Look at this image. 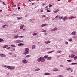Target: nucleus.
<instances>
[{
    "label": "nucleus",
    "mask_w": 77,
    "mask_h": 77,
    "mask_svg": "<svg viewBox=\"0 0 77 77\" xmlns=\"http://www.w3.org/2000/svg\"><path fill=\"white\" fill-rule=\"evenodd\" d=\"M7 68L8 69H9L10 70H14L15 69V66H8L7 67Z\"/></svg>",
    "instance_id": "nucleus-1"
},
{
    "label": "nucleus",
    "mask_w": 77,
    "mask_h": 77,
    "mask_svg": "<svg viewBox=\"0 0 77 77\" xmlns=\"http://www.w3.org/2000/svg\"><path fill=\"white\" fill-rule=\"evenodd\" d=\"M25 51L26 52L24 53L23 54L25 55L29 53V49L28 48H26L25 49Z\"/></svg>",
    "instance_id": "nucleus-2"
},
{
    "label": "nucleus",
    "mask_w": 77,
    "mask_h": 77,
    "mask_svg": "<svg viewBox=\"0 0 77 77\" xmlns=\"http://www.w3.org/2000/svg\"><path fill=\"white\" fill-rule=\"evenodd\" d=\"M16 42H17V43H20V42H23V40L21 41V40H17L16 41Z\"/></svg>",
    "instance_id": "nucleus-3"
},
{
    "label": "nucleus",
    "mask_w": 77,
    "mask_h": 77,
    "mask_svg": "<svg viewBox=\"0 0 77 77\" xmlns=\"http://www.w3.org/2000/svg\"><path fill=\"white\" fill-rule=\"evenodd\" d=\"M22 61L23 62V63H27V60H23Z\"/></svg>",
    "instance_id": "nucleus-4"
},
{
    "label": "nucleus",
    "mask_w": 77,
    "mask_h": 77,
    "mask_svg": "<svg viewBox=\"0 0 77 77\" xmlns=\"http://www.w3.org/2000/svg\"><path fill=\"white\" fill-rule=\"evenodd\" d=\"M24 45V44L23 43H19L18 45V46H19L20 47L23 46Z\"/></svg>",
    "instance_id": "nucleus-5"
},
{
    "label": "nucleus",
    "mask_w": 77,
    "mask_h": 77,
    "mask_svg": "<svg viewBox=\"0 0 77 77\" xmlns=\"http://www.w3.org/2000/svg\"><path fill=\"white\" fill-rule=\"evenodd\" d=\"M0 56L1 57H6V55L2 54H0Z\"/></svg>",
    "instance_id": "nucleus-6"
},
{
    "label": "nucleus",
    "mask_w": 77,
    "mask_h": 77,
    "mask_svg": "<svg viewBox=\"0 0 77 77\" xmlns=\"http://www.w3.org/2000/svg\"><path fill=\"white\" fill-rule=\"evenodd\" d=\"M45 61V59L44 58V57H41V62H43Z\"/></svg>",
    "instance_id": "nucleus-7"
},
{
    "label": "nucleus",
    "mask_w": 77,
    "mask_h": 77,
    "mask_svg": "<svg viewBox=\"0 0 77 77\" xmlns=\"http://www.w3.org/2000/svg\"><path fill=\"white\" fill-rule=\"evenodd\" d=\"M57 30V28H55L53 29L52 30H51V32H53L54 31H55V30Z\"/></svg>",
    "instance_id": "nucleus-8"
},
{
    "label": "nucleus",
    "mask_w": 77,
    "mask_h": 77,
    "mask_svg": "<svg viewBox=\"0 0 77 77\" xmlns=\"http://www.w3.org/2000/svg\"><path fill=\"white\" fill-rule=\"evenodd\" d=\"M67 20V17L65 16L63 19V21H66Z\"/></svg>",
    "instance_id": "nucleus-9"
},
{
    "label": "nucleus",
    "mask_w": 77,
    "mask_h": 77,
    "mask_svg": "<svg viewBox=\"0 0 77 77\" xmlns=\"http://www.w3.org/2000/svg\"><path fill=\"white\" fill-rule=\"evenodd\" d=\"M71 34L72 35H76V32H75V31H74V32H72L71 33Z\"/></svg>",
    "instance_id": "nucleus-10"
},
{
    "label": "nucleus",
    "mask_w": 77,
    "mask_h": 77,
    "mask_svg": "<svg viewBox=\"0 0 77 77\" xmlns=\"http://www.w3.org/2000/svg\"><path fill=\"white\" fill-rule=\"evenodd\" d=\"M52 57H48V58H47V60H51V59H52Z\"/></svg>",
    "instance_id": "nucleus-11"
},
{
    "label": "nucleus",
    "mask_w": 77,
    "mask_h": 77,
    "mask_svg": "<svg viewBox=\"0 0 77 77\" xmlns=\"http://www.w3.org/2000/svg\"><path fill=\"white\" fill-rule=\"evenodd\" d=\"M44 75H50V73H44Z\"/></svg>",
    "instance_id": "nucleus-12"
},
{
    "label": "nucleus",
    "mask_w": 77,
    "mask_h": 77,
    "mask_svg": "<svg viewBox=\"0 0 77 77\" xmlns=\"http://www.w3.org/2000/svg\"><path fill=\"white\" fill-rule=\"evenodd\" d=\"M37 61H38V62H41V57H40L37 60Z\"/></svg>",
    "instance_id": "nucleus-13"
},
{
    "label": "nucleus",
    "mask_w": 77,
    "mask_h": 77,
    "mask_svg": "<svg viewBox=\"0 0 77 77\" xmlns=\"http://www.w3.org/2000/svg\"><path fill=\"white\" fill-rule=\"evenodd\" d=\"M50 42H51L50 41H48L45 42V43L46 44H49V43H50Z\"/></svg>",
    "instance_id": "nucleus-14"
},
{
    "label": "nucleus",
    "mask_w": 77,
    "mask_h": 77,
    "mask_svg": "<svg viewBox=\"0 0 77 77\" xmlns=\"http://www.w3.org/2000/svg\"><path fill=\"white\" fill-rule=\"evenodd\" d=\"M35 48H36V45H33L32 48V49H35Z\"/></svg>",
    "instance_id": "nucleus-15"
},
{
    "label": "nucleus",
    "mask_w": 77,
    "mask_h": 77,
    "mask_svg": "<svg viewBox=\"0 0 77 77\" xmlns=\"http://www.w3.org/2000/svg\"><path fill=\"white\" fill-rule=\"evenodd\" d=\"M47 26V24H44L41 25V27H44L45 26Z\"/></svg>",
    "instance_id": "nucleus-16"
},
{
    "label": "nucleus",
    "mask_w": 77,
    "mask_h": 77,
    "mask_svg": "<svg viewBox=\"0 0 77 77\" xmlns=\"http://www.w3.org/2000/svg\"><path fill=\"white\" fill-rule=\"evenodd\" d=\"M48 55H46L44 56V58L45 59H47V58H48Z\"/></svg>",
    "instance_id": "nucleus-17"
},
{
    "label": "nucleus",
    "mask_w": 77,
    "mask_h": 77,
    "mask_svg": "<svg viewBox=\"0 0 77 77\" xmlns=\"http://www.w3.org/2000/svg\"><path fill=\"white\" fill-rule=\"evenodd\" d=\"M54 71H58V69H54L53 70Z\"/></svg>",
    "instance_id": "nucleus-18"
},
{
    "label": "nucleus",
    "mask_w": 77,
    "mask_h": 77,
    "mask_svg": "<svg viewBox=\"0 0 77 77\" xmlns=\"http://www.w3.org/2000/svg\"><path fill=\"white\" fill-rule=\"evenodd\" d=\"M75 56V55H74L73 54H72L71 55V59H72Z\"/></svg>",
    "instance_id": "nucleus-19"
},
{
    "label": "nucleus",
    "mask_w": 77,
    "mask_h": 77,
    "mask_svg": "<svg viewBox=\"0 0 77 77\" xmlns=\"http://www.w3.org/2000/svg\"><path fill=\"white\" fill-rule=\"evenodd\" d=\"M19 37V36L18 35H16L14 36V39H15L16 38H17Z\"/></svg>",
    "instance_id": "nucleus-20"
},
{
    "label": "nucleus",
    "mask_w": 77,
    "mask_h": 77,
    "mask_svg": "<svg viewBox=\"0 0 77 77\" xmlns=\"http://www.w3.org/2000/svg\"><path fill=\"white\" fill-rule=\"evenodd\" d=\"M8 47V45H5L3 47V48H6V47Z\"/></svg>",
    "instance_id": "nucleus-21"
},
{
    "label": "nucleus",
    "mask_w": 77,
    "mask_h": 77,
    "mask_svg": "<svg viewBox=\"0 0 77 77\" xmlns=\"http://www.w3.org/2000/svg\"><path fill=\"white\" fill-rule=\"evenodd\" d=\"M59 9H57V10H56L54 11V13H57V12H59Z\"/></svg>",
    "instance_id": "nucleus-22"
},
{
    "label": "nucleus",
    "mask_w": 77,
    "mask_h": 77,
    "mask_svg": "<svg viewBox=\"0 0 77 77\" xmlns=\"http://www.w3.org/2000/svg\"><path fill=\"white\" fill-rule=\"evenodd\" d=\"M77 63H73L71 64V65H77Z\"/></svg>",
    "instance_id": "nucleus-23"
},
{
    "label": "nucleus",
    "mask_w": 77,
    "mask_h": 77,
    "mask_svg": "<svg viewBox=\"0 0 77 77\" xmlns=\"http://www.w3.org/2000/svg\"><path fill=\"white\" fill-rule=\"evenodd\" d=\"M39 70H40V69L39 68H38L35 70V71H39Z\"/></svg>",
    "instance_id": "nucleus-24"
},
{
    "label": "nucleus",
    "mask_w": 77,
    "mask_h": 77,
    "mask_svg": "<svg viewBox=\"0 0 77 77\" xmlns=\"http://www.w3.org/2000/svg\"><path fill=\"white\" fill-rule=\"evenodd\" d=\"M23 27H24V25L20 26V29H23Z\"/></svg>",
    "instance_id": "nucleus-25"
},
{
    "label": "nucleus",
    "mask_w": 77,
    "mask_h": 77,
    "mask_svg": "<svg viewBox=\"0 0 77 77\" xmlns=\"http://www.w3.org/2000/svg\"><path fill=\"white\" fill-rule=\"evenodd\" d=\"M4 41V40H3V39L2 38L0 39V42H3V41Z\"/></svg>",
    "instance_id": "nucleus-26"
},
{
    "label": "nucleus",
    "mask_w": 77,
    "mask_h": 77,
    "mask_svg": "<svg viewBox=\"0 0 77 77\" xmlns=\"http://www.w3.org/2000/svg\"><path fill=\"white\" fill-rule=\"evenodd\" d=\"M15 51V48H13L11 49V51Z\"/></svg>",
    "instance_id": "nucleus-27"
},
{
    "label": "nucleus",
    "mask_w": 77,
    "mask_h": 77,
    "mask_svg": "<svg viewBox=\"0 0 77 77\" xmlns=\"http://www.w3.org/2000/svg\"><path fill=\"white\" fill-rule=\"evenodd\" d=\"M67 62H71L72 61V60H67Z\"/></svg>",
    "instance_id": "nucleus-28"
},
{
    "label": "nucleus",
    "mask_w": 77,
    "mask_h": 77,
    "mask_svg": "<svg viewBox=\"0 0 77 77\" xmlns=\"http://www.w3.org/2000/svg\"><path fill=\"white\" fill-rule=\"evenodd\" d=\"M70 69H71L70 68H67L66 69V70L67 71H69V70H70Z\"/></svg>",
    "instance_id": "nucleus-29"
},
{
    "label": "nucleus",
    "mask_w": 77,
    "mask_h": 77,
    "mask_svg": "<svg viewBox=\"0 0 77 77\" xmlns=\"http://www.w3.org/2000/svg\"><path fill=\"white\" fill-rule=\"evenodd\" d=\"M63 18V17H59V20H61V19H62Z\"/></svg>",
    "instance_id": "nucleus-30"
},
{
    "label": "nucleus",
    "mask_w": 77,
    "mask_h": 77,
    "mask_svg": "<svg viewBox=\"0 0 77 77\" xmlns=\"http://www.w3.org/2000/svg\"><path fill=\"white\" fill-rule=\"evenodd\" d=\"M62 52V51H58L57 53H61Z\"/></svg>",
    "instance_id": "nucleus-31"
},
{
    "label": "nucleus",
    "mask_w": 77,
    "mask_h": 77,
    "mask_svg": "<svg viewBox=\"0 0 77 77\" xmlns=\"http://www.w3.org/2000/svg\"><path fill=\"white\" fill-rule=\"evenodd\" d=\"M11 47H16V46H15L14 45H11Z\"/></svg>",
    "instance_id": "nucleus-32"
},
{
    "label": "nucleus",
    "mask_w": 77,
    "mask_h": 77,
    "mask_svg": "<svg viewBox=\"0 0 77 77\" xmlns=\"http://www.w3.org/2000/svg\"><path fill=\"white\" fill-rule=\"evenodd\" d=\"M18 20H21L22 19V17H17Z\"/></svg>",
    "instance_id": "nucleus-33"
},
{
    "label": "nucleus",
    "mask_w": 77,
    "mask_h": 77,
    "mask_svg": "<svg viewBox=\"0 0 77 77\" xmlns=\"http://www.w3.org/2000/svg\"><path fill=\"white\" fill-rule=\"evenodd\" d=\"M37 35V33H34L33 34V35L35 36V35Z\"/></svg>",
    "instance_id": "nucleus-34"
},
{
    "label": "nucleus",
    "mask_w": 77,
    "mask_h": 77,
    "mask_svg": "<svg viewBox=\"0 0 77 77\" xmlns=\"http://www.w3.org/2000/svg\"><path fill=\"white\" fill-rule=\"evenodd\" d=\"M53 5H51V4H49V8H51V7Z\"/></svg>",
    "instance_id": "nucleus-35"
},
{
    "label": "nucleus",
    "mask_w": 77,
    "mask_h": 77,
    "mask_svg": "<svg viewBox=\"0 0 77 77\" xmlns=\"http://www.w3.org/2000/svg\"><path fill=\"white\" fill-rule=\"evenodd\" d=\"M77 56H76L74 58V59L75 60L76 59H77Z\"/></svg>",
    "instance_id": "nucleus-36"
},
{
    "label": "nucleus",
    "mask_w": 77,
    "mask_h": 77,
    "mask_svg": "<svg viewBox=\"0 0 77 77\" xmlns=\"http://www.w3.org/2000/svg\"><path fill=\"white\" fill-rule=\"evenodd\" d=\"M46 11L47 12H51V10H47Z\"/></svg>",
    "instance_id": "nucleus-37"
},
{
    "label": "nucleus",
    "mask_w": 77,
    "mask_h": 77,
    "mask_svg": "<svg viewBox=\"0 0 77 77\" xmlns=\"http://www.w3.org/2000/svg\"><path fill=\"white\" fill-rule=\"evenodd\" d=\"M52 52H54V51H50V52H48V53H52Z\"/></svg>",
    "instance_id": "nucleus-38"
},
{
    "label": "nucleus",
    "mask_w": 77,
    "mask_h": 77,
    "mask_svg": "<svg viewBox=\"0 0 77 77\" xmlns=\"http://www.w3.org/2000/svg\"><path fill=\"white\" fill-rule=\"evenodd\" d=\"M30 55H27L26 56V57H30Z\"/></svg>",
    "instance_id": "nucleus-39"
},
{
    "label": "nucleus",
    "mask_w": 77,
    "mask_h": 77,
    "mask_svg": "<svg viewBox=\"0 0 77 77\" xmlns=\"http://www.w3.org/2000/svg\"><path fill=\"white\" fill-rule=\"evenodd\" d=\"M8 26V25H4L2 27H3V28L5 27V26Z\"/></svg>",
    "instance_id": "nucleus-40"
},
{
    "label": "nucleus",
    "mask_w": 77,
    "mask_h": 77,
    "mask_svg": "<svg viewBox=\"0 0 77 77\" xmlns=\"http://www.w3.org/2000/svg\"><path fill=\"white\" fill-rule=\"evenodd\" d=\"M40 12H44V10L42 9V10H40Z\"/></svg>",
    "instance_id": "nucleus-41"
},
{
    "label": "nucleus",
    "mask_w": 77,
    "mask_h": 77,
    "mask_svg": "<svg viewBox=\"0 0 77 77\" xmlns=\"http://www.w3.org/2000/svg\"><path fill=\"white\" fill-rule=\"evenodd\" d=\"M69 41H72V39H69Z\"/></svg>",
    "instance_id": "nucleus-42"
},
{
    "label": "nucleus",
    "mask_w": 77,
    "mask_h": 77,
    "mask_svg": "<svg viewBox=\"0 0 77 77\" xmlns=\"http://www.w3.org/2000/svg\"><path fill=\"white\" fill-rule=\"evenodd\" d=\"M10 47H8L7 48V49H8V50H10Z\"/></svg>",
    "instance_id": "nucleus-43"
},
{
    "label": "nucleus",
    "mask_w": 77,
    "mask_h": 77,
    "mask_svg": "<svg viewBox=\"0 0 77 77\" xmlns=\"http://www.w3.org/2000/svg\"><path fill=\"white\" fill-rule=\"evenodd\" d=\"M58 17H59V16L57 15V16L55 17V18H58Z\"/></svg>",
    "instance_id": "nucleus-44"
},
{
    "label": "nucleus",
    "mask_w": 77,
    "mask_h": 77,
    "mask_svg": "<svg viewBox=\"0 0 77 77\" xmlns=\"http://www.w3.org/2000/svg\"><path fill=\"white\" fill-rule=\"evenodd\" d=\"M59 77H63L62 75H60L59 76Z\"/></svg>",
    "instance_id": "nucleus-45"
},
{
    "label": "nucleus",
    "mask_w": 77,
    "mask_h": 77,
    "mask_svg": "<svg viewBox=\"0 0 77 77\" xmlns=\"http://www.w3.org/2000/svg\"><path fill=\"white\" fill-rule=\"evenodd\" d=\"M24 37L23 36H19V38H24Z\"/></svg>",
    "instance_id": "nucleus-46"
},
{
    "label": "nucleus",
    "mask_w": 77,
    "mask_h": 77,
    "mask_svg": "<svg viewBox=\"0 0 77 77\" xmlns=\"http://www.w3.org/2000/svg\"><path fill=\"white\" fill-rule=\"evenodd\" d=\"M42 32H46V30L42 31Z\"/></svg>",
    "instance_id": "nucleus-47"
},
{
    "label": "nucleus",
    "mask_w": 77,
    "mask_h": 77,
    "mask_svg": "<svg viewBox=\"0 0 77 77\" xmlns=\"http://www.w3.org/2000/svg\"><path fill=\"white\" fill-rule=\"evenodd\" d=\"M60 67H63V66L62 65H60Z\"/></svg>",
    "instance_id": "nucleus-48"
},
{
    "label": "nucleus",
    "mask_w": 77,
    "mask_h": 77,
    "mask_svg": "<svg viewBox=\"0 0 77 77\" xmlns=\"http://www.w3.org/2000/svg\"><path fill=\"white\" fill-rule=\"evenodd\" d=\"M4 67H5V68H7V67H8V66H7L6 65H5L4 66Z\"/></svg>",
    "instance_id": "nucleus-49"
},
{
    "label": "nucleus",
    "mask_w": 77,
    "mask_h": 77,
    "mask_svg": "<svg viewBox=\"0 0 77 77\" xmlns=\"http://www.w3.org/2000/svg\"><path fill=\"white\" fill-rule=\"evenodd\" d=\"M65 44H68V42H65Z\"/></svg>",
    "instance_id": "nucleus-50"
},
{
    "label": "nucleus",
    "mask_w": 77,
    "mask_h": 77,
    "mask_svg": "<svg viewBox=\"0 0 77 77\" xmlns=\"http://www.w3.org/2000/svg\"><path fill=\"white\" fill-rule=\"evenodd\" d=\"M2 3H3V5H6V4H5V3H4V2H3Z\"/></svg>",
    "instance_id": "nucleus-51"
},
{
    "label": "nucleus",
    "mask_w": 77,
    "mask_h": 77,
    "mask_svg": "<svg viewBox=\"0 0 77 77\" xmlns=\"http://www.w3.org/2000/svg\"><path fill=\"white\" fill-rule=\"evenodd\" d=\"M13 6L14 7H16V5H13Z\"/></svg>",
    "instance_id": "nucleus-52"
},
{
    "label": "nucleus",
    "mask_w": 77,
    "mask_h": 77,
    "mask_svg": "<svg viewBox=\"0 0 77 77\" xmlns=\"http://www.w3.org/2000/svg\"><path fill=\"white\" fill-rule=\"evenodd\" d=\"M46 17L45 15H43L42 16V17Z\"/></svg>",
    "instance_id": "nucleus-53"
},
{
    "label": "nucleus",
    "mask_w": 77,
    "mask_h": 77,
    "mask_svg": "<svg viewBox=\"0 0 77 77\" xmlns=\"http://www.w3.org/2000/svg\"><path fill=\"white\" fill-rule=\"evenodd\" d=\"M76 18V17H72V18Z\"/></svg>",
    "instance_id": "nucleus-54"
},
{
    "label": "nucleus",
    "mask_w": 77,
    "mask_h": 77,
    "mask_svg": "<svg viewBox=\"0 0 77 77\" xmlns=\"http://www.w3.org/2000/svg\"><path fill=\"white\" fill-rule=\"evenodd\" d=\"M12 54V53H9L8 54Z\"/></svg>",
    "instance_id": "nucleus-55"
},
{
    "label": "nucleus",
    "mask_w": 77,
    "mask_h": 77,
    "mask_svg": "<svg viewBox=\"0 0 77 77\" xmlns=\"http://www.w3.org/2000/svg\"><path fill=\"white\" fill-rule=\"evenodd\" d=\"M44 5H45V4H43L42 5V6H44Z\"/></svg>",
    "instance_id": "nucleus-56"
},
{
    "label": "nucleus",
    "mask_w": 77,
    "mask_h": 77,
    "mask_svg": "<svg viewBox=\"0 0 77 77\" xmlns=\"http://www.w3.org/2000/svg\"><path fill=\"white\" fill-rule=\"evenodd\" d=\"M47 33H45V35H47Z\"/></svg>",
    "instance_id": "nucleus-57"
},
{
    "label": "nucleus",
    "mask_w": 77,
    "mask_h": 77,
    "mask_svg": "<svg viewBox=\"0 0 77 77\" xmlns=\"http://www.w3.org/2000/svg\"><path fill=\"white\" fill-rule=\"evenodd\" d=\"M20 9V7H18V9Z\"/></svg>",
    "instance_id": "nucleus-58"
},
{
    "label": "nucleus",
    "mask_w": 77,
    "mask_h": 77,
    "mask_svg": "<svg viewBox=\"0 0 77 77\" xmlns=\"http://www.w3.org/2000/svg\"><path fill=\"white\" fill-rule=\"evenodd\" d=\"M47 7H48V6H47L45 7V9H46L47 8Z\"/></svg>",
    "instance_id": "nucleus-59"
},
{
    "label": "nucleus",
    "mask_w": 77,
    "mask_h": 77,
    "mask_svg": "<svg viewBox=\"0 0 77 77\" xmlns=\"http://www.w3.org/2000/svg\"><path fill=\"white\" fill-rule=\"evenodd\" d=\"M35 3H32V5H34Z\"/></svg>",
    "instance_id": "nucleus-60"
},
{
    "label": "nucleus",
    "mask_w": 77,
    "mask_h": 77,
    "mask_svg": "<svg viewBox=\"0 0 77 77\" xmlns=\"http://www.w3.org/2000/svg\"><path fill=\"white\" fill-rule=\"evenodd\" d=\"M71 57V56L70 55V56H69V57Z\"/></svg>",
    "instance_id": "nucleus-61"
},
{
    "label": "nucleus",
    "mask_w": 77,
    "mask_h": 77,
    "mask_svg": "<svg viewBox=\"0 0 77 77\" xmlns=\"http://www.w3.org/2000/svg\"><path fill=\"white\" fill-rule=\"evenodd\" d=\"M48 8H47L46 9V10H48Z\"/></svg>",
    "instance_id": "nucleus-62"
},
{
    "label": "nucleus",
    "mask_w": 77,
    "mask_h": 77,
    "mask_svg": "<svg viewBox=\"0 0 77 77\" xmlns=\"http://www.w3.org/2000/svg\"><path fill=\"white\" fill-rule=\"evenodd\" d=\"M13 15H17L16 14H12Z\"/></svg>",
    "instance_id": "nucleus-63"
},
{
    "label": "nucleus",
    "mask_w": 77,
    "mask_h": 77,
    "mask_svg": "<svg viewBox=\"0 0 77 77\" xmlns=\"http://www.w3.org/2000/svg\"><path fill=\"white\" fill-rule=\"evenodd\" d=\"M0 12H2V10H0Z\"/></svg>",
    "instance_id": "nucleus-64"
}]
</instances>
